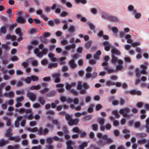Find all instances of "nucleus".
Here are the masks:
<instances>
[{"label": "nucleus", "instance_id": "nucleus-1", "mask_svg": "<svg viewBox=\"0 0 149 149\" xmlns=\"http://www.w3.org/2000/svg\"><path fill=\"white\" fill-rule=\"evenodd\" d=\"M89 87L86 83H83L80 81L78 82L77 88L80 91L79 93L83 95L85 94L86 92V90L89 88Z\"/></svg>", "mask_w": 149, "mask_h": 149}, {"label": "nucleus", "instance_id": "nucleus-2", "mask_svg": "<svg viewBox=\"0 0 149 149\" xmlns=\"http://www.w3.org/2000/svg\"><path fill=\"white\" fill-rule=\"evenodd\" d=\"M113 142L111 139L108 138L107 135H104L103 136L102 139L100 140L98 143L100 145H103L107 144H110Z\"/></svg>", "mask_w": 149, "mask_h": 149}, {"label": "nucleus", "instance_id": "nucleus-3", "mask_svg": "<svg viewBox=\"0 0 149 149\" xmlns=\"http://www.w3.org/2000/svg\"><path fill=\"white\" fill-rule=\"evenodd\" d=\"M130 109L127 107L120 109L119 111L120 113L125 117L129 118L132 116V114H129Z\"/></svg>", "mask_w": 149, "mask_h": 149}, {"label": "nucleus", "instance_id": "nucleus-4", "mask_svg": "<svg viewBox=\"0 0 149 149\" xmlns=\"http://www.w3.org/2000/svg\"><path fill=\"white\" fill-rule=\"evenodd\" d=\"M48 51V49L46 48H44L42 52H39V48H36L33 50L35 54L39 57H42L43 55L46 54Z\"/></svg>", "mask_w": 149, "mask_h": 149}, {"label": "nucleus", "instance_id": "nucleus-5", "mask_svg": "<svg viewBox=\"0 0 149 149\" xmlns=\"http://www.w3.org/2000/svg\"><path fill=\"white\" fill-rule=\"evenodd\" d=\"M24 100V97L23 96H21L17 97L16 99V101L17 103L15 105L16 107H18L22 106V104L21 103Z\"/></svg>", "mask_w": 149, "mask_h": 149}, {"label": "nucleus", "instance_id": "nucleus-6", "mask_svg": "<svg viewBox=\"0 0 149 149\" xmlns=\"http://www.w3.org/2000/svg\"><path fill=\"white\" fill-rule=\"evenodd\" d=\"M36 13L37 15H40V17L42 18L45 21H47L49 19L48 17L43 14L42 9H39L37 10L36 11Z\"/></svg>", "mask_w": 149, "mask_h": 149}, {"label": "nucleus", "instance_id": "nucleus-7", "mask_svg": "<svg viewBox=\"0 0 149 149\" xmlns=\"http://www.w3.org/2000/svg\"><path fill=\"white\" fill-rule=\"evenodd\" d=\"M127 40V42L129 44H131V45L133 47H135L137 46H139L141 43L139 42H133V41L131 38H125Z\"/></svg>", "mask_w": 149, "mask_h": 149}, {"label": "nucleus", "instance_id": "nucleus-8", "mask_svg": "<svg viewBox=\"0 0 149 149\" xmlns=\"http://www.w3.org/2000/svg\"><path fill=\"white\" fill-rule=\"evenodd\" d=\"M111 62L113 64H116L117 63H123V61L121 59H118V58L115 56H111Z\"/></svg>", "mask_w": 149, "mask_h": 149}, {"label": "nucleus", "instance_id": "nucleus-9", "mask_svg": "<svg viewBox=\"0 0 149 149\" xmlns=\"http://www.w3.org/2000/svg\"><path fill=\"white\" fill-rule=\"evenodd\" d=\"M27 97L33 102H34L37 99V96L36 94L31 92H29L27 94Z\"/></svg>", "mask_w": 149, "mask_h": 149}, {"label": "nucleus", "instance_id": "nucleus-10", "mask_svg": "<svg viewBox=\"0 0 149 149\" xmlns=\"http://www.w3.org/2000/svg\"><path fill=\"white\" fill-rule=\"evenodd\" d=\"M111 51L112 53L111 56H115V55H120L121 54L120 51L114 47L113 48L111 49Z\"/></svg>", "mask_w": 149, "mask_h": 149}, {"label": "nucleus", "instance_id": "nucleus-11", "mask_svg": "<svg viewBox=\"0 0 149 149\" xmlns=\"http://www.w3.org/2000/svg\"><path fill=\"white\" fill-rule=\"evenodd\" d=\"M49 132V130L47 128L43 129L42 128H40L39 129L38 131L39 134L40 135H45L48 133Z\"/></svg>", "mask_w": 149, "mask_h": 149}, {"label": "nucleus", "instance_id": "nucleus-12", "mask_svg": "<svg viewBox=\"0 0 149 149\" xmlns=\"http://www.w3.org/2000/svg\"><path fill=\"white\" fill-rule=\"evenodd\" d=\"M67 102L68 103H70L72 104H71L73 102L74 104H78L79 102V99L77 98H75L74 99H72L70 98L68 99Z\"/></svg>", "mask_w": 149, "mask_h": 149}, {"label": "nucleus", "instance_id": "nucleus-13", "mask_svg": "<svg viewBox=\"0 0 149 149\" xmlns=\"http://www.w3.org/2000/svg\"><path fill=\"white\" fill-rule=\"evenodd\" d=\"M79 121V120L78 118H76L74 119L71 118L68 122V124L70 125H76L78 124Z\"/></svg>", "mask_w": 149, "mask_h": 149}, {"label": "nucleus", "instance_id": "nucleus-14", "mask_svg": "<svg viewBox=\"0 0 149 149\" xmlns=\"http://www.w3.org/2000/svg\"><path fill=\"white\" fill-rule=\"evenodd\" d=\"M52 77L54 78L55 83L59 82L60 81V73H55L53 74Z\"/></svg>", "mask_w": 149, "mask_h": 149}, {"label": "nucleus", "instance_id": "nucleus-15", "mask_svg": "<svg viewBox=\"0 0 149 149\" xmlns=\"http://www.w3.org/2000/svg\"><path fill=\"white\" fill-rule=\"evenodd\" d=\"M16 21L18 23L24 24L26 22V20L24 17L22 16H18L16 19Z\"/></svg>", "mask_w": 149, "mask_h": 149}, {"label": "nucleus", "instance_id": "nucleus-16", "mask_svg": "<svg viewBox=\"0 0 149 149\" xmlns=\"http://www.w3.org/2000/svg\"><path fill=\"white\" fill-rule=\"evenodd\" d=\"M104 119L102 118H101L98 119V122L101 125L100 129L102 131L104 130V127L103 125L104 123Z\"/></svg>", "mask_w": 149, "mask_h": 149}, {"label": "nucleus", "instance_id": "nucleus-17", "mask_svg": "<svg viewBox=\"0 0 149 149\" xmlns=\"http://www.w3.org/2000/svg\"><path fill=\"white\" fill-rule=\"evenodd\" d=\"M104 67V69L106 70L107 73L108 74H110L111 73H113L115 72V70L112 68H110L108 65H106V66H103Z\"/></svg>", "mask_w": 149, "mask_h": 149}, {"label": "nucleus", "instance_id": "nucleus-18", "mask_svg": "<svg viewBox=\"0 0 149 149\" xmlns=\"http://www.w3.org/2000/svg\"><path fill=\"white\" fill-rule=\"evenodd\" d=\"M64 85L62 84H59L56 85V87L57 88H59L58 89V91L59 93H63L64 91V89L63 88Z\"/></svg>", "mask_w": 149, "mask_h": 149}, {"label": "nucleus", "instance_id": "nucleus-19", "mask_svg": "<svg viewBox=\"0 0 149 149\" xmlns=\"http://www.w3.org/2000/svg\"><path fill=\"white\" fill-rule=\"evenodd\" d=\"M103 45L104 46V49L107 51H109L110 50L111 45L108 42L106 41L102 43Z\"/></svg>", "mask_w": 149, "mask_h": 149}, {"label": "nucleus", "instance_id": "nucleus-20", "mask_svg": "<svg viewBox=\"0 0 149 149\" xmlns=\"http://www.w3.org/2000/svg\"><path fill=\"white\" fill-rule=\"evenodd\" d=\"M137 143L140 145H142L145 143H149V139L146 140L145 139H142L137 140Z\"/></svg>", "mask_w": 149, "mask_h": 149}, {"label": "nucleus", "instance_id": "nucleus-21", "mask_svg": "<svg viewBox=\"0 0 149 149\" xmlns=\"http://www.w3.org/2000/svg\"><path fill=\"white\" fill-rule=\"evenodd\" d=\"M4 96L6 97L13 98L14 97V93L13 92L10 91L8 93H5L4 94Z\"/></svg>", "mask_w": 149, "mask_h": 149}, {"label": "nucleus", "instance_id": "nucleus-22", "mask_svg": "<svg viewBox=\"0 0 149 149\" xmlns=\"http://www.w3.org/2000/svg\"><path fill=\"white\" fill-rule=\"evenodd\" d=\"M23 118L22 116H19L17 117V120L15 121V125L17 127H19V122Z\"/></svg>", "mask_w": 149, "mask_h": 149}, {"label": "nucleus", "instance_id": "nucleus-23", "mask_svg": "<svg viewBox=\"0 0 149 149\" xmlns=\"http://www.w3.org/2000/svg\"><path fill=\"white\" fill-rule=\"evenodd\" d=\"M76 85V83L75 82H73L71 84H67L65 88L67 90H70L72 88L75 87Z\"/></svg>", "mask_w": 149, "mask_h": 149}, {"label": "nucleus", "instance_id": "nucleus-24", "mask_svg": "<svg viewBox=\"0 0 149 149\" xmlns=\"http://www.w3.org/2000/svg\"><path fill=\"white\" fill-rule=\"evenodd\" d=\"M69 65L70 67L72 68H74L77 66V64L75 63L73 59L69 61Z\"/></svg>", "mask_w": 149, "mask_h": 149}, {"label": "nucleus", "instance_id": "nucleus-25", "mask_svg": "<svg viewBox=\"0 0 149 149\" xmlns=\"http://www.w3.org/2000/svg\"><path fill=\"white\" fill-rule=\"evenodd\" d=\"M123 132L125 134L124 136L125 139H126L130 137V132L129 130L127 129H124L123 130Z\"/></svg>", "mask_w": 149, "mask_h": 149}, {"label": "nucleus", "instance_id": "nucleus-26", "mask_svg": "<svg viewBox=\"0 0 149 149\" xmlns=\"http://www.w3.org/2000/svg\"><path fill=\"white\" fill-rule=\"evenodd\" d=\"M129 93L132 95H140L141 94V92L139 91H136L135 90H133L130 91H129Z\"/></svg>", "mask_w": 149, "mask_h": 149}, {"label": "nucleus", "instance_id": "nucleus-27", "mask_svg": "<svg viewBox=\"0 0 149 149\" xmlns=\"http://www.w3.org/2000/svg\"><path fill=\"white\" fill-rule=\"evenodd\" d=\"M76 47L75 44H72L70 45H68L65 46V49L67 50H70L71 49H74Z\"/></svg>", "mask_w": 149, "mask_h": 149}, {"label": "nucleus", "instance_id": "nucleus-28", "mask_svg": "<svg viewBox=\"0 0 149 149\" xmlns=\"http://www.w3.org/2000/svg\"><path fill=\"white\" fill-rule=\"evenodd\" d=\"M8 143V141L5 140L3 139H1L0 140V147H2Z\"/></svg>", "mask_w": 149, "mask_h": 149}, {"label": "nucleus", "instance_id": "nucleus-29", "mask_svg": "<svg viewBox=\"0 0 149 149\" xmlns=\"http://www.w3.org/2000/svg\"><path fill=\"white\" fill-rule=\"evenodd\" d=\"M48 56L52 61L55 62L57 61V60L55 56V55L52 53H49Z\"/></svg>", "mask_w": 149, "mask_h": 149}, {"label": "nucleus", "instance_id": "nucleus-30", "mask_svg": "<svg viewBox=\"0 0 149 149\" xmlns=\"http://www.w3.org/2000/svg\"><path fill=\"white\" fill-rule=\"evenodd\" d=\"M74 143L72 141L69 140L67 141L66 142V143L68 149H73L72 145L74 144Z\"/></svg>", "mask_w": 149, "mask_h": 149}, {"label": "nucleus", "instance_id": "nucleus-31", "mask_svg": "<svg viewBox=\"0 0 149 149\" xmlns=\"http://www.w3.org/2000/svg\"><path fill=\"white\" fill-rule=\"evenodd\" d=\"M12 134V130L10 128L8 129L5 133V135L6 137L11 136H10Z\"/></svg>", "mask_w": 149, "mask_h": 149}, {"label": "nucleus", "instance_id": "nucleus-32", "mask_svg": "<svg viewBox=\"0 0 149 149\" xmlns=\"http://www.w3.org/2000/svg\"><path fill=\"white\" fill-rule=\"evenodd\" d=\"M68 106L66 104H64L63 105H58L56 107V110L58 111H60L63 108L64 109H68Z\"/></svg>", "mask_w": 149, "mask_h": 149}, {"label": "nucleus", "instance_id": "nucleus-33", "mask_svg": "<svg viewBox=\"0 0 149 149\" xmlns=\"http://www.w3.org/2000/svg\"><path fill=\"white\" fill-rule=\"evenodd\" d=\"M68 30L70 33H72L75 31V28L73 25H70L69 27Z\"/></svg>", "mask_w": 149, "mask_h": 149}, {"label": "nucleus", "instance_id": "nucleus-34", "mask_svg": "<svg viewBox=\"0 0 149 149\" xmlns=\"http://www.w3.org/2000/svg\"><path fill=\"white\" fill-rule=\"evenodd\" d=\"M8 140L14 141L16 142H19L20 140V138L18 136H9L8 138Z\"/></svg>", "mask_w": 149, "mask_h": 149}, {"label": "nucleus", "instance_id": "nucleus-35", "mask_svg": "<svg viewBox=\"0 0 149 149\" xmlns=\"http://www.w3.org/2000/svg\"><path fill=\"white\" fill-rule=\"evenodd\" d=\"M109 59V57L108 56H105L104 57V61L102 63V66H106L108 65L107 61Z\"/></svg>", "mask_w": 149, "mask_h": 149}, {"label": "nucleus", "instance_id": "nucleus-36", "mask_svg": "<svg viewBox=\"0 0 149 149\" xmlns=\"http://www.w3.org/2000/svg\"><path fill=\"white\" fill-rule=\"evenodd\" d=\"M101 54V51L100 50L97 51L96 53L94 55V58L96 60H99V57Z\"/></svg>", "mask_w": 149, "mask_h": 149}, {"label": "nucleus", "instance_id": "nucleus-37", "mask_svg": "<svg viewBox=\"0 0 149 149\" xmlns=\"http://www.w3.org/2000/svg\"><path fill=\"white\" fill-rule=\"evenodd\" d=\"M109 28L115 34H116L118 32V29L116 27H111L109 26Z\"/></svg>", "mask_w": 149, "mask_h": 149}, {"label": "nucleus", "instance_id": "nucleus-38", "mask_svg": "<svg viewBox=\"0 0 149 149\" xmlns=\"http://www.w3.org/2000/svg\"><path fill=\"white\" fill-rule=\"evenodd\" d=\"M132 13L136 19H138L141 16V14L140 13H137L136 10H134L132 12Z\"/></svg>", "mask_w": 149, "mask_h": 149}, {"label": "nucleus", "instance_id": "nucleus-39", "mask_svg": "<svg viewBox=\"0 0 149 149\" xmlns=\"http://www.w3.org/2000/svg\"><path fill=\"white\" fill-rule=\"evenodd\" d=\"M108 20L113 22H117L118 21V18L115 16H113L111 15H109Z\"/></svg>", "mask_w": 149, "mask_h": 149}, {"label": "nucleus", "instance_id": "nucleus-40", "mask_svg": "<svg viewBox=\"0 0 149 149\" xmlns=\"http://www.w3.org/2000/svg\"><path fill=\"white\" fill-rule=\"evenodd\" d=\"M39 102L42 105L45 104V100L44 98L42 97H40L38 98Z\"/></svg>", "mask_w": 149, "mask_h": 149}, {"label": "nucleus", "instance_id": "nucleus-41", "mask_svg": "<svg viewBox=\"0 0 149 149\" xmlns=\"http://www.w3.org/2000/svg\"><path fill=\"white\" fill-rule=\"evenodd\" d=\"M141 68L142 69L141 71V73L143 74H146V70L147 69L146 66L143 65H141Z\"/></svg>", "mask_w": 149, "mask_h": 149}, {"label": "nucleus", "instance_id": "nucleus-42", "mask_svg": "<svg viewBox=\"0 0 149 149\" xmlns=\"http://www.w3.org/2000/svg\"><path fill=\"white\" fill-rule=\"evenodd\" d=\"M7 148V149H19V146L18 145H16L14 146L9 145L8 146Z\"/></svg>", "mask_w": 149, "mask_h": 149}, {"label": "nucleus", "instance_id": "nucleus-43", "mask_svg": "<svg viewBox=\"0 0 149 149\" xmlns=\"http://www.w3.org/2000/svg\"><path fill=\"white\" fill-rule=\"evenodd\" d=\"M15 32L17 34H18L19 35V37H22V34L21 33V29L19 27L16 28L15 30Z\"/></svg>", "mask_w": 149, "mask_h": 149}, {"label": "nucleus", "instance_id": "nucleus-44", "mask_svg": "<svg viewBox=\"0 0 149 149\" xmlns=\"http://www.w3.org/2000/svg\"><path fill=\"white\" fill-rule=\"evenodd\" d=\"M118 64L116 67V70H121L123 69L124 67L123 65V63H118Z\"/></svg>", "mask_w": 149, "mask_h": 149}, {"label": "nucleus", "instance_id": "nucleus-45", "mask_svg": "<svg viewBox=\"0 0 149 149\" xmlns=\"http://www.w3.org/2000/svg\"><path fill=\"white\" fill-rule=\"evenodd\" d=\"M0 32L1 33L5 34L7 31L6 27L5 26H1L0 29Z\"/></svg>", "mask_w": 149, "mask_h": 149}, {"label": "nucleus", "instance_id": "nucleus-46", "mask_svg": "<svg viewBox=\"0 0 149 149\" xmlns=\"http://www.w3.org/2000/svg\"><path fill=\"white\" fill-rule=\"evenodd\" d=\"M140 112L142 113V114L140 116L141 118L142 119L145 118L146 117V115L145 114L146 112V110L144 109H141L140 111Z\"/></svg>", "mask_w": 149, "mask_h": 149}, {"label": "nucleus", "instance_id": "nucleus-47", "mask_svg": "<svg viewBox=\"0 0 149 149\" xmlns=\"http://www.w3.org/2000/svg\"><path fill=\"white\" fill-rule=\"evenodd\" d=\"M41 87L40 85H38L37 86H32L30 87V89L31 90H38L40 89L41 88Z\"/></svg>", "mask_w": 149, "mask_h": 149}, {"label": "nucleus", "instance_id": "nucleus-48", "mask_svg": "<svg viewBox=\"0 0 149 149\" xmlns=\"http://www.w3.org/2000/svg\"><path fill=\"white\" fill-rule=\"evenodd\" d=\"M87 143L86 142H83L79 146V149H84V148L86 147L87 146Z\"/></svg>", "mask_w": 149, "mask_h": 149}, {"label": "nucleus", "instance_id": "nucleus-49", "mask_svg": "<svg viewBox=\"0 0 149 149\" xmlns=\"http://www.w3.org/2000/svg\"><path fill=\"white\" fill-rule=\"evenodd\" d=\"M49 89L47 87H45L43 89H41L40 91V93L42 94H45L49 91Z\"/></svg>", "mask_w": 149, "mask_h": 149}, {"label": "nucleus", "instance_id": "nucleus-50", "mask_svg": "<svg viewBox=\"0 0 149 149\" xmlns=\"http://www.w3.org/2000/svg\"><path fill=\"white\" fill-rule=\"evenodd\" d=\"M37 32L36 29L30 28L28 29V32L30 34H32Z\"/></svg>", "mask_w": 149, "mask_h": 149}, {"label": "nucleus", "instance_id": "nucleus-51", "mask_svg": "<svg viewBox=\"0 0 149 149\" xmlns=\"http://www.w3.org/2000/svg\"><path fill=\"white\" fill-rule=\"evenodd\" d=\"M66 59V58L65 57H61L60 58L58 61H60V64L62 65L65 63V62L64 60Z\"/></svg>", "mask_w": 149, "mask_h": 149}, {"label": "nucleus", "instance_id": "nucleus-52", "mask_svg": "<svg viewBox=\"0 0 149 149\" xmlns=\"http://www.w3.org/2000/svg\"><path fill=\"white\" fill-rule=\"evenodd\" d=\"M51 33L47 32H43L42 34V36H40V37H48L50 36Z\"/></svg>", "mask_w": 149, "mask_h": 149}, {"label": "nucleus", "instance_id": "nucleus-53", "mask_svg": "<svg viewBox=\"0 0 149 149\" xmlns=\"http://www.w3.org/2000/svg\"><path fill=\"white\" fill-rule=\"evenodd\" d=\"M97 36L98 37H109L108 36L106 35H103V32L102 31H100L97 33Z\"/></svg>", "mask_w": 149, "mask_h": 149}, {"label": "nucleus", "instance_id": "nucleus-54", "mask_svg": "<svg viewBox=\"0 0 149 149\" xmlns=\"http://www.w3.org/2000/svg\"><path fill=\"white\" fill-rule=\"evenodd\" d=\"M70 107L72 109L74 108V109L77 111H79L81 109V107L80 106L74 107V105L73 104H70Z\"/></svg>", "mask_w": 149, "mask_h": 149}, {"label": "nucleus", "instance_id": "nucleus-55", "mask_svg": "<svg viewBox=\"0 0 149 149\" xmlns=\"http://www.w3.org/2000/svg\"><path fill=\"white\" fill-rule=\"evenodd\" d=\"M53 139L56 141H58L60 142H62L63 140V138H60L59 137L56 136H54L53 137Z\"/></svg>", "mask_w": 149, "mask_h": 149}, {"label": "nucleus", "instance_id": "nucleus-56", "mask_svg": "<svg viewBox=\"0 0 149 149\" xmlns=\"http://www.w3.org/2000/svg\"><path fill=\"white\" fill-rule=\"evenodd\" d=\"M112 113L115 116L116 118H119L120 117V116L117 110H114L112 111Z\"/></svg>", "mask_w": 149, "mask_h": 149}, {"label": "nucleus", "instance_id": "nucleus-57", "mask_svg": "<svg viewBox=\"0 0 149 149\" xmlns=\"http://www.w3.org/2000/svg\"><path fill=\"white\" fill-rule=\"evenodd\" d=\"M87 24L91 30H95V26L92 23L90 22H88Z\"/></svg>", "mask_w": 149, "mask_h": 149}, {"label": "nucleus", "instance_id": "nucleus-58", "mask_svg": "<svg viewBox=\"0 0 149 149\" xmlns=\"http://www.w3.org/2000/svg\"><path fill=\"white\" fill-rule=\"evenodd\" d=\"M75 2L78 4L81 3L83 4H85L87 3L86 0H75Z\"/></svg>", "mask_w": 149, "mask_h": 149}, {"label": "nucleus", "instance_id": "nucleus-59", "mask_svg": "<svg viewBox=\"0 0 149 149\" xmlns=\"http://www.w3.org/2000/svg\"><path fill=\"white\" fill-rule=\"evenodd\" d=\"M92 42L91 41H90L89 42H86L85 44V47L87 49H88L89 48Z\"/></svg>", "mask_w": 149, "mask_h": 149}, {"label": "nucleus", "instance_id": "nucleus-60", "mask_svg": "<svg viewBox=\"0 0 149 149\" xmlns=\"http://www.w3.org/2000/svg\"><path fill=\"white\" fill-rule=\"evenodd\" d=\"M135 71L136 72V76L137 78H139L141 75V73L139 72V68H137L136 69Z\"/></svg>", "mask_w": 149, "mask_h": 149}, {"label": "nucleus", "instance_id": "nucleus-61", "mask_svg": "<svg viewBox=\"0 0 149 149\" xmlns=\"http://www.w3.org/2000/svg\"><path fill=\"white\" fill-rule=\"evenodd\" d=\"M31 80L33 81H35L38 80L39 78L38 77L36 76L32 75L31 76Z\"/></svg>", "mask_w": 149, "mask_h": 149}, {"label": "nucleus", "instance_id": "nucleus-62", "mask_svg": "<svg viewBox=\"0 0 149 149\" xmlns=\"http://www.w3.org/2000/svg\"><path fill=\"white\" fill-rule=\"evenodd\" d=\"M60 100L61 102H67L68 99H67L65 97L61 96L60 97Z\"/></svg>", "mask_w": 149, "mask_h": 149}, {"label": "nucleus", "instance_id": "nucleus-63", "mask_svg": "<svg viewBox=\"0 0 149 149\" xmlns=\"http://www.w3.org/2000/svg\"><path fill=\"white\" fill-rule=\"evenodd\" d=\"M24 80L26 83L27 84H30L31 81V77H27L26 78L24 79Z\"/></svg>", "mask_w": 149, "mask_h": 149}, {"label": "nucleus", "instance_id": "nucleus-64", "mask_svg": "<svg viewBox=\"0 0 149 149\" xmlns=\"http://www.w3.org/2000/svg\"><path fill=\"white\" fill-rule=\"evenodd\" d=\"M16 93L17 95L20 94H24V91L22 89H20L19 90H17L16 91Z\"/></svg>", "mask_w": 149, "mask_h": 149}]
</instances>
